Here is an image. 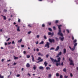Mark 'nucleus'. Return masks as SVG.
I'll return each instance as SVG.
<instances>
[{"instance_id":"f257e3e1","label":"nucleus","mask_w":78,"mask_h":78,"mask_svg":"<svg viewBox=\"0 0 78 78\" xmlns=\"http://www.w3.org/2000/svg\"><path fill=\"white\" fill-rule=\"evenodd\" d=\"M62 25H58V32L57 34L58 35V36H61V37H63V34L61 32V27H62Z\"/></svg>"},{"instance_id":"f03ea898","label":"nucleus","mask_w":78,"mask_h":78,"mask_svg":"<svg viewBox=\"0 0 78 78\" xmlns=\"http://www.w3.org/2000/svg\"><path fill=\"white\" fill-rule=\"evenodd\" d=\"M69 61H70V65L71 66L72 65L73 66H74L75 65L73 63V61H72V59H71L70 58L69 59Z\"/></svg>"},{"instance_id":"7ed1b4c3","label":"nucleus","mask_w":78,"mask_h":78,"mask_svg":"<svg viewBox=\"0 0 78 78\" xmlns=\"http://www.w3.org/2000/svg\"><path fill=\"white\" fill-rule=\"evenodd\" d=\"M45 47H47V48H50V44L48 42H47L46 44L45 45Z\"/></svg>"},{"instance_id":"20e7f679","label":"nucleus","mask_w":78,"mask_h":78,"mask_svg":"<svg viewBox=\"0 0 78 78\" xmlns=\"http://www.w3.org/2000/svg\"><path fill=\"white\" fill-rule=\"evenodd\" d=\"M49 41L51 43H52V42H53V43H54V42H55V40L53 39H51L50 38H49Z\"/></svg>"},{"instance_id":"39448f33","label":"nucleus","mask_w":78,"mask_h":78,"mask_svg":"<svg viewBox=\"0 0 78 78\" xmlns=\"http://www.w3.org/2000/svg\"><path fill=\"white\" fill-rule=\"evenodd\" d=\"M59 49V46H58L55 50V51H58V50Z\"/></svg>"},{"instance_id":"423d86ee","label":"nucleus","mask_w":78,"mask_h":78,"mask_svg":"<svg viewBox=\"0 0 78 78\" xmlns=\"http://www.w3.org/2000/svg\"><path fill=\"white\" fill-rule=\"evenodd\" d=\"M31 57L32 58V61L33 62H34V57L33 56V55H31Z\"/></svg>"},{"instance_id":"0eeeda50","label":"nucleus","mask_w":78,"mask_h":78,"mask_svg":"<svg viewBox=\"0 0 78 78\" xmlns=\"http://www.w3.org/2000/svg\"><path fill=\"white\" fill-rule=\"evenodd\" d=\"M26 67H30V65L29 63H27L26 65Z\"/></svg>"},{"instance_id":"6e6552de","label":"nucleus","mask_w":78,"mask_h":78,"mask_svg":"<svg viewBox=\"0 0 78 78\" xmlns=\"http://www.w3.org/2000/svg\"><path fill=\"white\" fill-rule=\"evenodd\" d=\"M59 39H61V41H64V37H63L62 38L61 37H60Z\"/></svg>"},{"instance_id":"1a4fd4ad","label":"nucleus","mask_w":78,"mask_h":78,"mask_svg":"<svg viewBox=\"0 0 78 78\" xmlns=\"http://www.w3.org/2000/svg\"><path fill=\"white\" fill-rule=\"evenodd\" d=\"M17 31H20V27L18 26L17 27Z\"/></svg>"},{"instance_id":"9d476101","label":"nucleus","mask_w":78,"mask_h":78,"mask_svg":"<svg viewBox=\"0 0 78 78\" xmlns=\"http://www.w3.org/2000/svg\"><path fill=\"white\" fill-rule=\"evenodd\" d=\"M60 61H61V57H59V58H58L57 62H60Z\"/></svg>"},{"instance_id":"9b49d317","label":"nucleus","mask_w":78,"mask_h":78,"mask_svg":"<svg viewBox=\"0 0 78 78\" xmlns=\"http://www.w3.org/2000/svg\"><path fill=\"white\" fill-rule=\"evenodd\" d=\"M44 65H45V67L47 66V64H48L47 62H44Z\"/></svg>"},{"instance_id":"f8f14e48","label":"nucleus","mask_w":78,"mask_h":78,"mask_svg":"<svg viewBox=\"0 0 78 78\" xmlns=\"http://www.w3.org/2000/svg\"><path fill=\"white\" fill-rule=\"evenodd\" d=\"M63 53H64V54L66 53V48H64V49Z\"/></svg>"},{"instance_id":"ddd939ff","label":"nucleus","mask_w":78,"mask_h":78,"mask_svg":"<svg viewBox=\"0 0 78 78\" xmlns=\"http://www.w3.org/2000/svg\"><path fill=\"white\" fill-rule=\"evenodd\" d=\"M39 69L41 70H43L44 69V67L42 66H40Z\"/></svg>"},{"instance_id":"4468645a","label":"nucleus","mask_w":78,"mask_h":78,"mask_svg":"<svg viewBox=\"0 0 78 78\" xmlns=\"http://www.w3.org/2000/svg\"><path fill=\"white\" fill-rule=\"evenodd\" d=\"M50 59L52 62H54V59L53 58L50 57Z\"/></svg>"},{"instance_id":"2eb2a0df","label":"nucleus","mask_w":78,"mask_h":78,"mask_svg":"<svg viewBox=\"0 0 78 78\" xmlns=\"http://www.w3.org/2000/svg\"><path fill=\"white\" fill-rule=\"evenodd\" d=\"M43 61V59H41V60H39L38 62H37V63H39V62H42Z\"/></svg>"},{"instance_id":"dca6fc26","label":"nucleus","mask_w":78,"mask_h":78,"mask_svg":"<svg viewBox=\"0 0 78 78\" xmlns=\"http://www.w3.org/2000/svg\"><path fill=\"white\" fill-rule=\"evenodd\" d=\"M56 76H59V74L57 73L56 74Z\"/></svg>"},{"instance_id":"f3484780","label":"nucleus","mask_w":78,"mask_h":78,"mask_svg":"<svg viewBox=\"0 0 78 78\" xmlns=\"http://www.w3.org/2000/svg\"><path fill=\"white\" fill-rule=\"evenodd\" d=\"M22 39H21L20 40H19L18 41V42H22Z\"/></svg>"},{"instance_id":"a211bd4d","label":"nucleus","mask_w":78,"mask_h":78,"mask_svg":"<svg viewBox=\"0 0 78 78\" xmlns=\"http://www.w3.org/2000/svg\"><path fill=\"white\" fill-rule=\"evenodd\" d=\"M63 72H66V71H67V70H66V68L63 69Z\"/></svg>"},{"instance_id":"6ab92c4d","label":"nucleus","mask_w":78,"mask_h":78,"mask_svg":"<svg viewBox=\"0 0 78 78\" xmlns=\"http://www.w3.org/2000/svg\"><path fill=\"white\" fill-rule=\"evenodd\" d=\"M46 69L48 70H50V67H46Z\"/></svg>"},{"instance_id":"aec40b11","label":"nucleus","mask_w":78,"mask_h":78,"mask_svg":"<svg viewBox=\"0 0 78 78\" xmlns=\"http://www.w3.org/2000/svg\"><path fill=\"white\" fill-rule=\"evenodd\" d=\"M48 30L50 31H52V29L50 28H48Z\"/></svg>"},{"instance_id":"412c9836","label":"nucleus","mask_w":78,"mask_h":78,"mask_svg":"<svg viewBox=\"0 0 78 78\" xmlns=\"http://www.w3.org/2000/svg\"><path fill=\"white\" fill-rule=\"evenodd\" d=\"M0 78H4V76L1 75V74H0Z\"/></svg>"},{"instance_id":"4be33fe9","label":"nucleus","mask_w":78,"mask_h":78,"mask_svg":"<svg viewBox=\"0 0 78 78\" xmlns=\"http://www.w3.org/2000/svg\"><path fill=\"white\" fill-rule=\"evenodd\" d=\"M55 40H56V41H59V39L57 37H56L55 38Z\"/></svg>"},{"instance_id":"5701e85b","label":"nucleus","mask_w":78,"mask_h":78,"mask_svg":"<svg viewBox=\"0 0 78 78\" xmlns=\"http://www.w3.org/2000/svg\"><path fill=\"white\" fill-rule=\"evenodd\" d=\"M44 44V41H42L39 43V44Z\"/></svg>"},{"instance_id":"b1692460","label":"nucleus","mask_w":78,"mask_h":78,"mask_svg":"<svg viewBox=\"0 0 78 78\" xmlns=\"http://www.w3.org/2000/svg\"><path fill=\"white\" fill-rule=\"evenodd\" d=\"M33 69L34 70H36V66L35 65L33 67Z\"/></svg>"},{"instance_id":"393cba45","label":"nucleus","mask_w":78,"mask_h":78,"mask_svg":"<svg viewBox=\"0 0 78 78\" xmlns=\"http://www.w3.org/2000/svg\"><path fill=\"white\" fill-rule=\"evenodd\" d=\"M51 23L50 22H49L48 23V24L49 25H51Z\"/></svg>"},{"instance_id":"a878e982","label":"nucleus","mask_w":78,"mask_h":78,"mask_svg":"<svg viewBox=\"0 0 78 78\" xmlns=\"http://www.w3.org/2000/svg\"><path fill=\"white\" fill-rule=\"evenodd\" d=\"M58 54V55H59L60 56V55H62V52L60 51Z\"/></svg>"},{"instance_id":"bb28decb","label":"nucleus","mask_w":78,"mask_h":78,"mask_svg":"<svg viewBox=\"0 0 78 78\" xmlns=\"http://www.w3.org/2000/svg\"><path fill=\"white\" fill-rule=\"evenodd\" d=\"M54 62H58V61L56 59H55L54 60Z\"/></svg>"},{"instance_id":"cd10ccee","label":"nucleus","mask_w":78,"mask_h":78,"mask_svg":"<svg viewBox=\"0 0 78 78\" xmlns=\"http://www.w3.org/2000/svg\"><path fill=\"white\" fill-rule=\"evenodd\" d=\"M27 58H30V55H27Z\"/></svg>"},{"instance_id":"c85d7f7f","label":"nucleus","mask_w":78,"mask_h":78,"mask_svg":"<svg viewBox=\"0 0 78 78\" xmlns=\"http://www.w3.org/2000/svg\"><path fill=\"white\" fill-rule=\"evenodd\" d=\"M3 17H4V20H6V17L5 16H3Z\"/></svg>"},{"instance_id":"c756f323","label":"nucleus","mask_w":78,"mask_h":78,"mask_svg":"<svg viewBox=\"0 0 78 78\" xmlns=\"http://www.w3.org/2000/svg\"><path fill=\"white\" fill-rule=\"evenodd\" d=\"M44 39H47V37H46V36H45V35L44 36Z\"/></svg>"},{"instance_id":"7c9ffc66","label":"nucleus","mask_w":78,"mask_h":78,"mask_svg":"<svg viewBox=\"0 0 78 78\" xmlns=\"http://www.w3.org/2000/svg\"><path fill=\"white\" fill-rule=\"evenodd\" d=\"M14 59H18V57L14 56Z\"/></svg>"},{"instance_id":"2f4dec72","label":"nucleus","mask_w":78,"mask_h":78,"mask_svg":"<svg viewBox=\"0 0 78 78\" xmlns=\"http://www.w3.org/2000/svg\"><path fill=\"white\" fill-rule=\"evenodd\" d=\"M50 50H55V48H51V49H50Z\"/></svg>"},{"instance_id":"473e14b6","label":"nucleus","mask_w":78,"mask_h":78,"mask_svg":"<svg viewBox=\"0 0 78 78\" xmlns=\"http://www.w3.org/2000/svg\"><path fill=\"white\" fill-rule=\"evenodd\" d=\"M66 31L68 33H69V30L68 29H67Z\"/></svg>"},{"instance_id":"72a5a7b5","label":"nucleus","mask_w":78,"mask_h":78,"mask_svg":"<svg viewBox=\"0 0 78 78\" xmlns=\"http://www.w3.org/2000/svg\"><path fill=\"white\" fill-rule=\"evenodd\" d=\"M77 43H75L74 44V46H75V47H76V45H77Z\"/></svg>"},{"instance_id":"f704fd0d","label":"nucleus","mask_w":78,"mask_h":78,"mask_svg":"<svg viewBox=\"0 0 78 78\" xmlns=\"http://www.w3.org/2000/svg\"><path fill=\"white\" fill-rule=\"evenodd\" d=\"M76 40H74L73 41L74 43H75V42H76Z\"/></svg>"},{"instance_id":"c9c22d12","label":"nucleus","mask_w":78,"mask_h":78,"mask_svg":"<svg viewBox=\"0 0 78 78\" xmlns=\"http://www.w3.org/2000/svg\"><path fill=\"white\" fill-rule=\"evenodd\" d=\"M51 75L50 74H49V76H48V77L49 78H51Z\"/></svg>"},{"instance_id":"e433bc0d","label":"nucleus","mask_w":78,"mask_h":78,"mask_svg":"<svg viewBox=\"0 0 78 78\" xmlns=\"http://www.w3.org/2000/svg\"><path fill=\"white\" fill-rule=\"evenodd\" d=\"M58 20H56L55 22V23H58Z\"/></svg>"},{"instance_id":"4c0bfd02","label":"nucleus","mask_w":78,"mask_h":78,"mask_svg":"<svg viewBox=\"0 0 78 78\" xmlns=\"http://www.w3.org/2000/svg\"><path fill=\"white\" fill-rule=\"evenodd\" d=\"M48 35H51V32H48Z\"/></svg>"},{"instance_id":"58836bf2","label":"nucleus","mask_w":78,"mask_h":78,"mask_svg":"<svg viewBox=\"0 0 78 78\" xmlns=\"http://www.w3.org/2000/svg\"><path fill=\"white\" fill-rule=\"evenodd\" d=\"M70 76H71V77H72V76H73V74H72V73H70Z\"/></svg>"},{"instance_id":"ea45409f","label":"nucleus","mask_w":78,"mask_h":78,"mask_svg":"<svg viewBox=\"0 0 78 78\" xmlns=\"http://www.w3.org/2000/svg\"><path fill=\"white\" fill-rule=\"evenodd\" d=\"M10 39V38H8V39L6 40V41L8 42V41H9Z\"/></svg>"},{"instance_id":"a19ab883","label":"nucleus","mask_w":78,"mask_h":78,"mask_svg":"<svg viewBox=\"0 0 78 78\" xmlns=\"http://www.w3.org/2000/svg\"><path fill=\"white\" fill-rule=\"evenodd\" d=\"M23 53L24 55H25L26 53V51H24Z\"/></svg>"},{"instance_id":"79ce46f5","label":"nucleus","mask_w":78,"mask_h":78,"mask_svg":"<svg viewBox=\"0 0 78 78\" xmlns=\"http://www.w3.org/2000/svg\"><path fill=\"white\" fill-rule=\"evenodd\" d=\"M48 56H49V55L47 54L46 55V57L48 58Z\"/></svg>"},{"instance_id":"37998d69","label":"nucleus","mask_w":78,"mask_h":78,"mask_svg":"<svg viewBox=\"0 0 78 78\" xmlns=\"http://www.w3.org/2000/svg\"><path fill=\"white\" fill-rule=\"evenodd\" d=\"M61 65V66H63L64 65V63L63 62H62Z\"/></svg>"},{"instance_id":"c03bdc74","label":"nucleus","mask_w":78,"mask_h":78,"mask_svg":"<svg viewBox=\"0 0 78 78\" xmlns=\"http://www.w3.org/2000/svg\"><path fill=\"white\" fill-rule=\"evenodd\" d=\"M64 77L65 78H68V76H64Z\"/></svg>"},{"instance_id":"a18cd8bd","label":"nucleus","mask_w":78,"mask_h":78,"mask_svg":"<svg viewBox=\"0 0 78 78\" xmlns=\"http://www.w3.org/2000/svg\"><path fill=\"white\" fill-rule=\"evenodd\" d=\"M59 65L60 66V64H59V63H56V66H58Z\"/></svg>"},{"instance_id":"49530a36","label":"nucleus","mask_w":78,"mask_h":78,"mask_svg":"<svg viewBox=\"0 0 78 78\" xmlns=\"http://www.w3.org/2000/svg\"><path fill=\"white\" fill-rule=\"evenodd\" d=\"M31 33V31H30L28 32V34H30Z\"/></svg>"},{"instance_id":"de8ad7c7","label":"nucleus","mask_w":78,"mask_h":78,"mask_svg":"<svg viewBox=\"0 0 78 78\" xmlns=\"http://www.w3.org/2000/svg\"><path fill=\"white\" fill-rule=\"evenodd\" d=\"M20 76V75L19 74H17L16 76L17 77H19V76Z\"/></svg>"},{"instance_id":"09e8293b","label":"nucleus","mask_w":78,"mask_h":78,"mask_svg":"<svg viewBox=\"0 0 78 78\" xmlns=\"http://www.w3.org/2000/svg\"><path fill=\"white\" fill-rule=\"evenodd\" d=\"M53 29L54 30H56V27H53Z\"/></svg>"},{"instance_id":"8fccbe9b","label":"nucleus","mask_w":78,"mask_h":78,"mask_svg":"<svg viewBox=\"0 0 78 78\" xmlns=\"http://www.w3.org/2000/svg\"><path fill=\"white\" fill-rule=\"evenodd\" d=\"M41 57H38V59L37 60H40V59H41Z\"/></svg>"},{"instance_id":"3c124183","label":"nucleus","mask_w":78,"mask_h":78,"mask_svg":"<svg viewBox=\"0 0 78 78\" xmlns=\"http://www.w3.org/2000/svg\"><path fill=\"white\" fill-rule=\"evenodd\" d=\"M39 35H37V38H39Z\"/></svg>"},{"instance_id":"603ef678","label":"nucleus","mask_w":78,"mask_h":78,"mask_svg":"<svg viewBox=\"0 0 78 78\" xmlns=\"http://www.w3.org/2000/svg\"><path fill=\"white\" fill-rule=\"evenodd\" d=\"M42 27H45V24H43L42 25Z\"/></svg>"},{"instance_id":"864d4df0","label":"nucleus","mask_w":78,"mask_h":78,"mask_svg":"<svg viewBox=\"0 0 78 78\" xmlns=\"http://www.w3.org/2000/svg\"><path fill=\"white\" fill-rule=\"evenodd\" d=\"M36 51H39V50L38 49V48H37Z\"/></svg>"},{"instance_id":"5fc2aeb1","label":"nucleus","mask_w":78,"mask_h":78,"mask_svg":"<svg viewBox=\"0 0 78 78\" xmlns=\"http://www.w3.org/2000/svg\"><path fill=\"white\" fill-rule=\"evenodd\" d=\"M16 64H17V63L14 62L13 65V66H15V65H16Z\"/></svg>"},{"instance_id":"6e6d98bb","label":"nucleus","mask_w":78,"mask_h":78,"mask_svg":"<svg viewBox=\"0 0 78 78\" xmlns=\"http://www.w3.org/2000/svg\"><path fill=\"white\" fill-rule=\"evenodd\" d=\"M12 44H15V43L14 42V41H12Z\"/></svg>"},{"instance_id":"4d7b16f0","label":"nucleus","mask_w":78,"mask_h":78,"mask_svg":"<svg viewBox=\"0 0 78 78\" xmlns=\"http://www.w3.org/2000/svg\"><path fill=\"white\" fill-rule=\"evenodd\" d=\"M60 78H62V75H60Z\"/></svg>"},{"instance_id":"13d9d810","label":"nucleus","mask_w":78,"mask_h":78,"mask_svg":"<svg viewBox=\"0 0 78 78\" xmlns=\"http://www.w3.org/2000/svg\"><path fill=\"white\" fill-rule=\"evenodd\" d=\"M5 59V58L2 59V62H3V61H4Z\"/></svg>"},{"instance_id":"bf43d9fd","label":"nucleus","mask_w":78,"mask_h":78,"mask_svg":"<svg viewBox=\"0 0 78 78\" xmlns=\"http://www.w3.org/2000/svg\"><path fill=\"white\" fill-rule=\"evenodd\" d=\"M27 75H29V76H31V74H30L28 73L27 74Z\"/></svg>"},{"instance_id":"052dcab7","label":"nucleus","mask_w":78,"mask_h":78,"mask_svg":"<svg viewBox=\"0 0 78 78\" xmlns=\"http://www.w3.org/2000/svg\"><path fill=\"white\" fill-rule=\"evenodd\" d=\"M18 22H20V19H19L18 20Z\"/></svg>"},{"instance_id":"680f3d73","label":"nucleus","mask_w":78,"mask_h":78,"mask_svg":"<svg viewBox=\"0 0 78 78\" xmlns=\"http://www.w3.org/2000/svg\"><path fill=\"white\" fill-rule=\"evenodd\" d=\"M4 12H6V11H7V10H6V9H4Z\"/></svg>"},{"instance_id":"e2e57ef3","label":"nucleus","mask_w":78,"mask_h":78,"mask_svg":"<svg viewBox=\"0 0 78 78\" xmlns=\"http://www.w3.org/2000/svg\"><path fill=\"white\" fill-rule=\"evenodd\" d=\"M21 47L23 48L24 47V45H22L21 46Z\"/></svg>"},{"instance_id":"0e129e2a","label":"nucleus","mask_w":78,"mask_h":78,"mask_svg":"<svg viewBox=\"0 0 78 78\" xmlns=\"http://www.w3.org/2000/svg\"><path fill=\"white\" fill-rule=\"evenodd\" d=\"M41 55V54L40 52L38 53V55Z\"/></svg>"},{"instance_id":"69168bd1","label":"nucleus","mask_w":78,"mask_h":78,"mask_svg":"<svg viewBox=\"0 0 78 78\" xmlns=\"http://www.w3.org/2000/svg\"><path fill=\"white\" fill-rule=\"evenodd\" d=\"M72 51H74V50H75L73 48H72V49H71Z\"/></svg>"},{"instance_id":"338daca9","label":"nucleus","mask_w":78,"mask_h":78,"mask_svg":"<svg viewBox=\"0 0 78 78\" xmlns=\"http://www.w3.org/2000/svg\"><path fill=\"white\" fill-rule=\"evenodd\" d=\"M59 55L58 54V55L56 56V57H59Z\"/></svg>"},{"instance_id":"774afa93","label":"nucleus","mask_w":78,"mask_h":78,"mask_svg":"<svg viewBox=\"0 0 78 78\" xmlns=\"http://www.w3.org/2000/svg\"><path fill=\"white\" fill-rule=\"evenodd\" d=\"M73 48L75 50V46H74L73 47Z\"/></svg>"}]
</instances>
